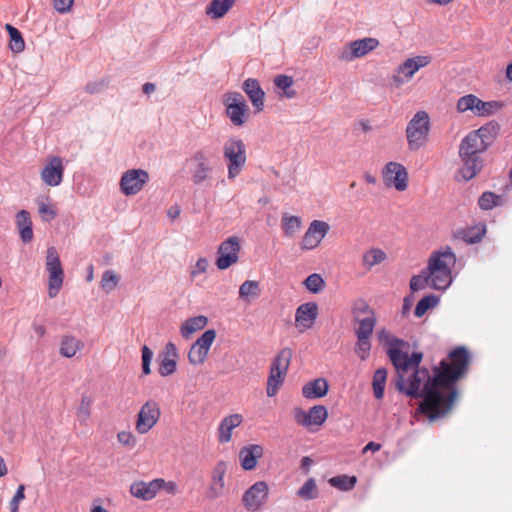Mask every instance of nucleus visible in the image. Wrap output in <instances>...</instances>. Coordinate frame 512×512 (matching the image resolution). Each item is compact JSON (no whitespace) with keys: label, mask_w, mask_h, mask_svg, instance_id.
I'll return each mask as SVG.
<instances>
[{"label":"nucleus","mask_w":512,"mask_h":512,"mask_svg":"<svg viewBox=\"0 0 512 512\" xmlns=\"http://www.w3.org/2000/svg\"><path fill=\"white\" fill-rule=\"evenodd\" d=\"M469 364L468 349L458 346L448 353L447 359L433 366L432 374L426 367L413 369L407 379L406 372H396L395 388L411 399H421L417 413L434 422L451 410L459 394L456 384L468 373Z\"/></svg>","instance_id":"1"},{"label":"nucleus","mask_w":512,"mask_h":512,"mask_svg":"<svg viewBox=\"0 0 512 512\" xmlns=\"http://www.w3.org/2000/svg\"><path fill=\"white\" fill-rule=\"evenodd\" d=\"M455 263L456 255L449 246L430 256L425 270L432 277V288L444 291L452 284L451 266Z\"/></svg>","instance_id":"2"},{"label":"nucleus","mask_w":512,"mask_h":512,"mask_svg":"<svg viewBox=\"0 0 512 512\" xmlns=\"http://www.w3.org/2000/svg\"><path fill=\"white\" fill-rule=\"evenodd\" d=\"M485 152L480 148H474L473 144H466L461 140L459 145V158L461 166L458 169V174L465 181L473 179L483 168V160L481 154Z\"/></svg>","instance_id":"3"},{"label":"nucleus","mask_w":512,"mask_h":512,"mask_svg":"<svg viewBox=\"0 0 512 512\" xmlns=\"http://www.w3.org/2000/svg\"><path fill=\"white\" fill-rule=\"evenodd\" d=\"M429 130L430 122L428 113L425 111L416 112L406 127V138L409 149L417 151L423 147L428 140Z\"/></svg>","instance_id":"4"},{"label":"nucleus","mask_w":512,"mask_h":512,"mask_svg":"<svg viewBox=\"0 0 512 512\" xmlns=\"http://www.w3.org/2000/svg\"><path fill=\"white\" fill-rule=\"evenodd\" d=\"M223 156L227 161L228 179L236 178L246 163V147L241 139L231 138L225 142Z\"/></svg>","instance_id":"5"},{"label":"nucleus","mask_w":512,"mask_h":512,"mask_svg":"<svg viewBox=\"0 0 512 512\" xmlns=\"http://www.w3.org/2000/svg\"><path fill=\"white\" fill-rule=\"evenodd\" d=\"M226 116L236 127L243 126L249 117V106L240 92L230 91L223 96Z\"/></svg>","instance_id":"6"},{"label":"nucleus","mask_w":512,"mask_h":512,"mask_svg":"<svg viewBox=\"0 0 512 512\" xmlns=\"http://www.w3.org/2000/svg\"><path fill=\"white\" fill-rule=\"evenodd\" d=\"M499 130V123L492 120L481 126L479 129L469 132L462 141H465L466 144H473L474 148H480L486 151L496 139Z\"/></svg>","instance_id":"7"},{"label":"nucleus","mask_w":512,"mask_h":512,"mask_svg":"<svg viewBox=\"0 0 512 512\" xmlns=\"http://www.w3.org/2000/svg\"><path fill=\"white\" fill-rule=\"evenodd\" d=\"M46 269L49 272V296L55 297L63 285L64 272L55 247H49L46 256Z\"/></svg>","instance_id":"8"},{"label":"nucleus","mask_w":512,"mask_h":512,"mask_svg":"<svg viewBox=\"0 0 512 512\" xmlns=\"http://www.w3.org/2000/svg\"><path fill=\"white\" fill-rule=\"evenodd\" d=\"M241 246L237 236H230L224 240L217 249L216 266L219 270H226L239 260Z\"/></svg>","instance_id":"9"},{"label":"nucleus","mask_w":512,"mask_h":512,"mask_svg":"<svg viewBox=\"0 0 512 512\" xmlns=\"http://www.w3.org/2000/svg\"><path fill=\"white\" fill-rule=\"evenodd\" d=\"M149 181V174L143 169H130L120 179V190L126 196L137 194Z\"/></svg>","instance_id":"10"},{"label":"nucleus","mask_w":512,"mask_h":512,"mask_svg":"<svg viewBox=\"0 0 512 512\" xmlns=\"http://www.w3.org/2000/svg\"><path fill=\"white\" fill-rule=\"evenodd\" d=\"M294 419L297 424L304 427L321 426L327 420L328 411L324 405H314L308 412L300 407H295L293 410Z\"/></svg>","instance_id":"11"},{"label":"nucleus","mask_w":512,"mask_h":512,"mask_svg":"<svg viewBox=\"0 0 512 512\" xmlns=\"http://www.w3.org/2000/svg\"><path fill=\"white\" fill-rule=\"evenodd\" d=\"M161 412L155 401H147L139 410L136 420V430L140 434L150 431L158 422Z\"/></svg>","instance_id":"12"},{"label":"nucleus","mask_w":512,"mask_h":512,"mask_svg":"<svg viewBox=\"0 0 512 512\" xmlns=\"http://www.w3.org/2000/svg\"><path fill=\"white\" fill-rule=\"evenodd\" d=\"M268 499V485L264 481L255 482L242 496L246 510L257 511Z\"/></svg>","instance_id":"13"},{"label":"nucleus","mask_w":512,"mask_h":512,"mask_svg":"<svg viewBox=\"0 0 512 512\" xmlns=\"http://www.w3.org/2000/svg\"><path fill=\"white\" fill-rule=\"evenodd\" d=\"M383 178L388 186H394L398 191L408 187V173L406 168L398 162H388L383 169Z\"/></svg>","instance_id":"14"},{"label":"nucleus","mask_w":512,"mask_h":512,"mask_svg":"<svg viewBox=\"0 0 512 512\" xmlns=\"http://www.w3.org/2000/svg\"><path fill=\"white\" fill-rule=\"evenodd\" d=\"M329 230L330 226L327 222L321 220H313L302 238L300 244L301 249L312 250L316 248L329 232Z\"/></svg>","instance_id":"15"},{"label":"nucleus","mask_w":512,"mask_h":512,"mask_svg":"<svg viewBox=\"0 0 512 512\" xmlns=\"http://www.w3.org/2000/svg\"><path fill=\"white\" fill-rule=\"evenodd\" d=\"M378 342L384 347L390 362L399 357L400 349H409L407 341L392 335L387 329L382 328L376 333Z\"/></svg>","instance_id":"16"},{"label":"nucleus","mask_w":512,"mask_h":512,"mask_svg":"<svg viewBox=\"0 0 512 512\" xmlns=\"http://www.w3.org/2000/svg\"><path fill=\"white\" fill-rule=\"evenodd\" d=\"M64 170L62 158L52 156L48 159L41 171V179L48 186H59L63 181Z\"/></svg>","instance_id":"17"},{"label":"nucleus","mask_w":512,"mask_h":512,"mask_svg":"<svg viewBox=\"0 0 512 512\" xmlns=\"http://www.w3.org/2000/svg\"><path fill=\"white\" fill-rule=\"evenodd\" d=\"M163 484H165V480L162 478H156L149 482L136 481L131 484L130 493L135 498L149 501L156 497Z\"/></svg>","instance_id":"18"},{"label":"nucleus","mask_w":512,"mask_h":512,"mask_svg":"<svg viewBox=\"0 0 512 512\" xmlns=\"http://www.w3.org/2000/svg\"><path fill=\"white\" fill-rule=\"evenodd\" d=\"M178 357L179 354L175 344L173 342H168L158 355L159 374L163 377L172 375L177 369Z\"/></svg>","instance_id":"19"},{"label":"nucleus","mask_w":512,"mask_h":512,"mask_svg":"<svg viewBox=\"0 0 512 512\" xmlns=\"http://www.w3.org/2000/svg\"><path fill=\"white\" fill-rule=\"evenodd\" d=\"M379 45V41L376 38L366 37L358 40L351 41L348 46L350 51H344L341 58L347 61H352L356 58H361L367 55L369 52L376 49Z\"/></svg>","instance_id":"20"},{"label":"nucleus","mask_w":512,"mask_h":512,"mask_svg":"<svg viewBox=\"0 0 512 512\" xmlns=\"http://www.w3.org/2000/svg\"><path fill=\"white\" fill-rule=\"evenodd\" d=\"M242 90L252 103L255 113L264 110L265 92L259 81L255 78H247L242 83Z\"/></svg>","instance_id":"21"},{"label":"nucleus","mask_w":512,"mask_h":512,"mask_svg":"<svg viewBox=\"0 0 512 512\" xmlns=\"http://www.w3.org/2000/svg\"><path fill=\"white\" fill-rule=\"evenodd\" d=\"M399 354V357L391 362L396 372H408L413 369H422L420 366L424 356L422 352L413 351L409 355L408 349H400Z\"/></svg>","instance_id":"22"},{"label":"nucleus","mask_w":512,"mask_h":512,"mask_svg":"<svg viewBox=\"0 0 512 512\" xmlns=\"http://www.w3.org/2000/svg\"><path fill=\"white\" fill-rule=\"evenodd\" d=\"M318 317V305L316 302H306L299 305L295 312L296 326L309 329L313 326Z\"/></svg>","instance_id":"23"},{"label":"nucleus","mask_w":512,"mask_h":512,"mask_svg":"<svg viewBox=\"0 0 512 512\" xmlns=\"http://www.w3.org/2000/svg\"><path fill=\"white\" fill-rule=\"evenodd\" d=\"M263 456V447L258 444L244 446L239 452V460L243 470L255 469L257 460Z\"/></svg>","instance_id":"24"},{"label":"nucleus","mask_w":512,"mask_h":512,"mask_svg":"<svg viewBox=\"0 0 512 512\" xmlns=\"http://www.w3.org/2000/svg\"><path fill=\"white\" fill-rule=\"evenodd\" d=\"M329 384L325 378H317L302 387V395L306 399H319L327 395Z\"/></svg>","instance_id":"25"},{"label":"nucleus","mask_w":512,"mask_h":512,"mask_svg":"<svg viewBox=\"0 0 512 512\" xmlns=\"http://www.w3.org/2000/svg\"><path fill=\"white\" fill-rule=\"evenodd\" d=\"M486 234V224L480 222L473 226L458 230L455 237L463 240L467 244L479 243Z\"/></svg>","instance_id":"26"},{"label":"nucleus","mask_w":512,"mask_h":512,"mask_svg":"<svg viewBox=\"0 0 512 512\" xmlns=\"http://www.w3.org/2000/svg\"><path fill=\"white\" fill-rule=\"evenodd\" d=\"M243 421V418L240 414H231L229 416L224 417L218 427L219 437L218 440L220 443H227L231 440L232 430L238 427Z\"/></svg>","instance_id":"27"},{"label":"nucleus","mask_w":512,"mask_h":512,"mask_svg":"<svg viewBox=\"0 0 512 512\" xmlns=\"http://www.w3.org/2000/svg\"><path fill=\"white\" fill-rule=\"evenodd\" d=\"M16 225L20 239L24 243H29L33 239V226L30 213L27 210H20L16 214Z\"/></svg>","instance_id":"28"},{"label":"nucleus","mask_w":512,"mask_h":512,"mask_svg":"<svg viewBox=\"0 0 512 512\" xmlns=\"http://www.w3.org/2000/svg\"><path fill=\"white\" fill-rule=\"evenodd\" d=\"M292 355L293 352L288 347H285L282 350H280L279 353L272 360L270 370L275 372L278 371L286 375L291 362Z\"/></svg>","instance_id":"29"},{"label":"nucleus","mask_w":512,"mask_h":512,"mask_svg":"<svg viewBox=\"0 0 512 512\" xmlns=\"http://www.w3.org/2000/svg\"><path fill=\"white\" fill-rule=\"evenodd\" d=\"M208 322V318L203 315L188 318L180 328L181 335L184 338L190 337L197 330L203 329Z\"/></svg>","instance_id":"30"},{"label":"nucleus","mask_w":512,"mask_h":512,"mask_svg":"<svg viewBox=\"0 0 512 512\" xmlns=\"http://www.w3.org/2000/svg\"><path fill=\"white\" fill-rule=\"evenodd\" d=\"M235 0H212L206 7V14L213 19L222 18L233 6Z\"/></svg>","instance_id":"31"},{"label":"nucleus","mask_w":512,"mask_h":512,"mask_svg":"<svg viewBox=\"0 0 512 512\" xmlns=\"http://www.w3.org/2000/svg\"><path fill=\"white\" fill-rule=\"evenodd\" d=\"M83 347V343L74 336H64L60 344V354L66 358H72Z\"/></svg>","instance_id":"32"},{"label":"nucleus","mask_w":512,"mask_h":512,"mask_svg":"<svg viewBox=\"0 0 512 512\" xmlns=\"http://www.w3.org/2000/svg\"><path fill=\"white\" fill-rule=\"evenodd\" d=\"M5 29L9 35V47L13 53H21L25 49V41L19 29L7 23Z\"/></svg>","instance_id":"33"},{"label":"nucleus","mask_w":512,"mask_h":512,"mask_svg":"<svg viewBox=\"0 0 512 512\" xmlns=\"http://www.w3.org/2000/svg\"><path fill=\"white\" fill-rule=\"evenodd\" d=\"M503 203V196L491 191L483 192L478 199V206L481 210L484 211L492 210L495 207L502 206Z\"/></svg>","instance_id":"34"},{"label":"nucleus","mask_w":512,"mask_h":512,"mask_svg":"<svg viewBox=\"0 0 512 512\" xmlns=\"http://www.w3.org/2000/svg\"><path fill=\"white\" fill-rule=\"evenodd\" d=\"M273 83L275 87L282 91L281 96L292 99L296 96V91L292 89L293 78L291 76L280 74L274 77Z\"/></svg>","instance_id":"35"},{"label":"nucleus","mask_w":512,"mask_h":512,"mask_svg":"<svg viewBox=\"0 0 512 512\" xmlns=\"http://www.w3.org/2000/svg\"><path fill=\"white\" fill-rule=\"evenodd\" d=\"M387 380V369L380 367L375 370L373 374L372 387L373 394L376 399H382L384 397L385 385Z\"/></svg>","instance_id":"36"},{"label":"nucleus","mask_w":512,"mask_h":512,"mask_svg":"<svg viewBox=\"0 0 512 512\" xmlns=\"http://www.w3.org/2000/svg\"><path fill=\"white\" fill-rule=\"evenodd\" d=\"M440 297L435 294H428L421 298L415 306L414 315L421 318L426 312L438 305Z\"/></svg>","instance_id":"37"},{"label":"nucleus","mask_w":512,"mask_h":512,"mask_svg":"<svg viewBox=\"0 0 512 512\" xmlns=\"http://www.w3.org/2000/svg\"><path fill=\"white\" fill-rule=\"evenodd\" d=\"M417 71L418 69H416L412 59L408 58L397 68L398 74H403L405 79H402L399 75H393V81L397 86H400L405 81L410 80Z\"/></svg>","instance_id":"38"},{"label":"nucleus","mask_w":512,"mask_h":512,"mask_svg":"<svg viewBox=\"0 0 512 512\" xmlns=\"http://www.w3.org/2000/svg\"><path fill=\"white\" fill-rule=\"evenodd\" d=\"M355 321L359 324L355 330L356 337L370 338L377 322L376 316H368L363 319L355 318Z\"/></svg>","instance_id":"39"},{"label":"nucleus","mask_w":512,"mask_h":512,"mask_svg":"<svg viewBox=\"0 0 512 512\" xmlns=\"http://www.w3.org/2000/svg\"><path fill=\"white\" fill-rule=\"evenodd\" d=\"M478 103L476 104L474 115L479 117H486L493 115L502 107L498 101H483L477 97Z\"/></svg>","instance_id":"40"},{"label":"nucleus","mask_w":512,"mask_h":512,"mask_svg":"<svg viewBox=\"0 0 512 512\" xmlns=\"http://www.w3.org/2000/svg\"><path fill=\"white\" fill-rule=\"evenodd\" d=\"M328 482L332 487L337 488L341 491H350L355 487L357 483V478L356 476H349L343 474L330 478Z\"/></svg>","instance_id":"41"},{"label":"nucleus","mask_w":512,"mask_h":512,"mask_svg":"<svg viewBox=\"0 0 512 512\" xmlns=\"http://www.w3.org/2000/svg\"><path fill=\"white\" fill-rule=\"evenodd\" d=\"M285 376L286 375L284 373H281L278 371L277 372L272 371V370L269 371V376H268V380H267V389H266L267 395L269 397H273L276 395V393L279 390V387L282 385V383L285 380Z\"/></svg>","instance_id":"42"},{"label":"nucleus","mask_w":512,"mask_h":512,"mask_svg":"<svg viewBox=\"0 0 512 512\" xmlns=\"http://www.w3.org/2000/svg\"><path fill=\"white\" fill-rule=\"evenodd\" d=\"M260 294L259 282L246 280L239 287V297L248 300L249 297H257Z\"/></svg>","instance_id":"43"},{"label":"nucleus","mask_w":512,"mask_h":512,"mask_svg":"<svg viewBox=\"0 0 512 512\" xmlns=\"http://www.w3.org/2000/svg\"><path fill=\"white\" fill-rule=\"evenodd\" d=\"M305 288L313 293L317 294L325 287V281L323 277L318 273L310 274L303 282Z\"/></svg>","instance_id":"44"},{"label":"nucleus","mask_w":512,"mask_h":512,"mask_svg":"<svg viewBox=\"0 0 512 512\" xmlns=\"http://www.w3.org/2000/svg\"><path fill=\"white\" fill-rule=\"evenodd\" d=\"M386 259V253L379 248H372L363 255V263L369 268L380 264Z\"/></svg>","instance_id":"45"},{"label":"nucleus","mask_w":512,"mask_h":512,"mask_svg":"<svg viewBox=\"0 0 512 512\" xmlns=\"http://www.w3.org/2000/svg\"><path fill=\"white\" fill-rule=\"evenodd\" d=\"M211 167L208 162L197 163L192 171L191 179L194 184H201L208 179L211 172Z\"/></svg>","instance_id":"46"},{"label":"nucleus","mask_w":512,"mask_h":512,"mask_svg":"<svg viewBox=\"0 0 512 512\" xmlns=\"http://www.w3.org/2000/svg\"><path fill=\"white\" fill-rule=\"evenodd\" d=\"M297 495L305 500H313L318 497L317 485L314 478H309L297 491Z\"/></svg>","instance_id":"47"},{"label":"nucleus","mask_w":512,"mask_h":512,"mask_svg":"<svg viewBox=\"0 0 512 512\" xmlns=\"http://www.w3.org/2000/svg\"><path fill=\"white\" fill-rule=\"evenodd\" d=\"M429 281L432 282V277L427 273L426 270H423L419 275H414L410 279L409 283L411 292L414 293L424 289L428 285Z\"/></svg>","instance_id":"48"},{"label":"nucleus","mask_w":512,"mask_h":512,"mask_svg":"<svg viewBox=\"0 0 512 512\" xmlns=\"http://www.w3.org/2000/svg\"><path fill=\"white\" fill-rule=\"evenodd\" d=\"M477 96L474 94H467L465 96H462L457 101V111L460 113H464L466 111H471L473 114L475 112Z\"/></svg>","instance_id":"49"},{"label":"nucleus","mask_w":512,"mask_h":512,"mask_svg":"<svg viewBox=\"0 0 512 512\" xmlns=\"http://www.w3.org/2000/svg\"><path fill=\"white\" fill-rule=\"evenodd\" d=\"M208 355V351L203 349L201 346H197L194 342L188 352V360L193 365L202 364Z\"/></svg>","instance_id":"50"},{"label":"nucleus","mask_w":512,"mask_h":512,"mask_svg":"<svg viewBox=\"0 0 512 512\" xmlns=\"http://www.w3.org/2000/svg\"><path fill=\"white\" fill-rule=\"evenodd\" d=\"M282 226L287 236H292L300 227L301 219L297 216H283Z\"/></svg>","instance_id":"51"},{"label":"nucleus","mask_w":512,"mask_h":512,"mask_svg":"<svg viewBox=\"0 0 512 512\" xmlns=\"http://www.w3.org/2000/svg\"><path fill=\"white\" fill-rule=\"evenodd\" d=\"M370 350H371L370 338L357 337V342L355 344V353L359 356V358L361 360L364 361L369 357Z\"/></svg>","instance_id":"52"},{"label":"nucleus","mask_w":512,"mask_h":512,"mask_svg":"<svg viewBox=\"0 0 512 512\" xmlns=\"http://www.w3.org/2000/svg\"><path fill=\"white\" fill-rule=\"evenodd\" d=\"M118 282H119V278L115 274V272L112 270H107L102 275L101 287L103 288V290H105L107 293H109L115 289Z\"/></svg>","instance_id":"53"},{"label":"nucleus","mask_w":512,"mask_h":512,"mask_svg":"<svg viewBox=\"0 0 512 512\" xmlns=\"http://www.w3.org/2000/svg\"><path fill=\"white\" fill-rule=\"evenodd\" d=\"M216 338V331L214 329H208L195 341L197 346H201L203 349L209 352L214 340Z\"/></svg>","instance_id":"54"},{"label":"nucleus","mask_w":512,"mask_h":512,"mask_svg":"<svg viewBox=\"0 0 512 512\" xmlns=\"http://www.w3.org/2000/svg\"><path fill=\"white\" fill-rule=\"evenodd\" d=\"M153 351L147 346L144 345L141 348V360H142V374L149 375L151 374V362L153 359Z\"/></svg>","instance_id":"55"},{"label":"nucleus","mask_w":512,"mask_h":512,"mask_svg":"<svg viewBox=\"0 0 512 512\" xmlns=\"http://www.w3.org/2000/svg\"><path fill=\"white\" fill-rule=\"evenodd\" d=\"M352 314L354 316L360 314H368L369 316H375L374 310L370 307L368 302L362 298H359L356 301H354L352 305Z\"/></svg>","instance_id":"56"},{"label":"nucleus","mask_w":512,"mask_h":512,"mask_svg":"<svg viewBox=\"0 0 512 512\" xmlns=\"http://www.w3.org/2000/svg\"><path fill=\"white\" fill-rule=\"evenodd\" d=\"M227 471V464L225 461H218L212 472V483L224 486V477Z\"/></svg>","instance_id":"57"},{"label":"nucleus","mask_w":512,"mask_h":512,"mask_svg":"<svg viewBox=\"0 0 512 512\" xmlns=\"http://www.w3.org/2000/svg\"><path fill=\"white\" fill-rule=\"evenodd\" d=\"M25 498V485L20 484L9 503L10 512H19V503Z\"/></svg>","instance_id":"58"},{"label":"nucleus","mask_w":512,"mask_h":512,"mask_svg":"<svg viewBox=\"0 0 512 512\" xmlns=\"http://www.w3.org/2000/svg\"><path fill=\"white\" fill-rule=\"evenodd\" d=\"M38 211H39V214L44 222H51L53 219H55V217L57 215V212L53 207H51L43 202L39 204Z\"/></svg>","instance_id":"59"},{"label":"nucleus","mask_w":512,"mask_h":512,"mask_svg":"<svg viewBox=\"0 0 512 512\" xmlns=\"http://www.w3.org/2000/svg\"><path fill=\"white\" fill-rule=\"evenodd\" d=\"M118 441L127 447H134L136 444V438L130 431H121L117 434Z\"/></svg>","instance_id":"60"},{"label":"nucleus","mask_w":512,"mask_h":512,"mask_svg":"<svg viewBox=\"0 0 512 512\" xmlns=\"http://www.w3.org/2000/svg\"><path fill=\"white\" fill-rule=\"evenodd\" d=\"M106 87V82L104 80L89 82L85 86V91L89 94H98L101 93Z\"/></svg>","instance_id":"61"},{"label":"nucleus","mask_w":512,"mask_h":512,"mask_svg":"<svg viewBox=\"0 0 512 512\" xmlns=\"http://www.w3.org/2000/svg\"><path fill=\"white\" fill-rule=\"evenodd\" d=\"M74 0H53V5L56 11L59 13L69 12Z\"/></svg>","instance_id":"62"},{"label":"nucleus","mask_w":512,"mask_h":512,"mask_svg":"<svg viewBox=\"0 0 512 512\" xmlns=\"http://www.w3.org/2000/svg\"><path fill=\"white\" fill-rule=\"evenodd\" d=\"M224 486L212 483L207 491V497L209 499H216L223 493Z\"/></svg>","instance_id":"63"},{"label":"nucleus","mask_w":512,"mask_h":512,"mask_svg":"<svg viewBox=\"0 0 512 512\" xmlns=\"http://www.w3.org/2000/svg\"><path fill=\"white\" fill-rule=\"evenodd\" d=\"M208 266H209V262L206 258H204V257L199 258L196 262L195 269L191 272V275L195 276L196 274L206 272Z\"/></svg>","instance_id":"64"}]
</instances>
